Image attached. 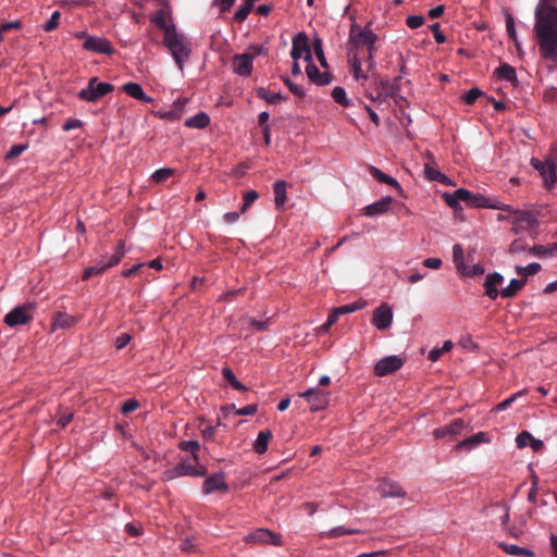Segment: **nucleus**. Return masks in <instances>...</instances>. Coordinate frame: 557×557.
<instances>
[{
    "label": "nucleus",
    "instance_id": "obj_57",
    "mask_svg": "<svg viewBox=\"0 0 557 557\" xmlns=\"http://www.w3.org/2000/svg\"><path fill=\"white\" fill-rule=\"evenodd\" d=\"M482 90L479 88H471L465 96L463 100L467 104H473L481 96Z\"/></svg>",
    "mask_w": 557,
    "mask_h": 557
},
{
    "label": "nucleus",
    "instance_id": "obj_56",
    "mask_svg": "<svg viewBox=\"0 0 557 557\" xmlns=\"http://www.w3.org/2000/svg\"><path fill=\"white\" fill-rule=\"evenodd\" d=\"M152 22L163 30L164 36H166V32H174L176 30L174 25H168L165 22V18L162 15L156 16Z\"/></svg>",
    "mask_w": 557,
    "mask_h": 557
},
{
    "label": "nucleus",
    "instance_id": "obj_7",
    "mask_svg": "<svg viewBox=\"0 0 557 557\" xmlns=\"http://www.w3.org/2000/svg\"><path fill=\"white\" fill-rule=\"evenodd\" d=\"M77 38H84L83 48L88 51H92L101 54H112L114 48L111 42L102 37L88 36L86 33H77Z\"/></svg>",
    "mask_w": 557,
    "mask_h": 557
},
{
    "label": "nucleus",
    "instance_id": "obj_50",
    "mask_svg": "<svg viewBox=\"0 0 557 557\" xmlns=\"http://www.w3.org/2000/svg\"><path fill=\"white\" fill-rule=\"evenodd\" d=\"M506 30L509 35V38L515 41L516 47L519 48V44L517 41V33L515 28V21L511 14H507L506 16Z\"/></svg>",
    "mask_w": 557,
    "mask_h": 557
},
{
    "label": "nucleus",
    "instance_id": "obj_9",
    "mask_svg": "<svg viewBox=\"0 0 557 557\" xmlns=\"http://www.w3.org/2000/svg\"><path fill=\"white\" fill-rule=\"evenodd\" d=\"M539 226L535 215L529 211H515L513 226L511 231L518 234L522 230L532 231Z\"/></svg>",
    "mask_w": 557,
    "mask_h": 557
},
{
    "label": "nucleus",
    "instance_id": "obj_49",
    "mask_svg": "<svg viewBox=\"0 0 557 557\" xmlns=\"http://www.w3.org/2000/svg\"><path fill=\"white\" fill-rule=\"evenodd\" d=\"M366 305H367L366 301L359 300V301H356L352 304H348V305L338 307V311L342 312V314H347V313H351V312H355L357 310L364 308Z\"/></svg>",
    "mask_w": 557,
    "mask_h": 557
},
{
    "label": "nucleus",
    "instance_id": "obj_5",
    "mask_svg": "<svg viewBox=\"0 0 557 557\" xmlns=\"http://www.w3.org/2000/svg\"><path fill=\"white\" fill-rule=\"evenodd\" d=\"M377 40L376 34L368 27H361L357 24L350 26L349 41L358 49L366 46L368 53L376 52L375 42Z\"/></svg>",
    "mask_w": 557,
    "mask_h": 557
},
{
    "label": "nucleus",
    "instance_id": "obj_23",
    "mask_svg": "<svg viewBox=\"0 0 557 557\" xmlns=\"http://www.w3.org/2000/svg\"><path fill=\"white\" fill-rule=\"evenodd\" d=\"M400 77H396L393 82H389L387 78H380L379 89L384 92L387 98H395L399 94Z\"/></svg>",
    "mask_w": 557,
    "mask_h": 557
},
{
    "label": "nucleus",
    "instance_id": "obj_16",
    "mask_svg": "<svg viewBox=\"0 0 557 557\" xmlns=\"http://www.w3.org/2000/svg\"><path fill=\"white\" fill-rule=\"evenodd\" d=\"M379 492L382 497H405L406 492L401 486L392 480L382 479L379 484Z\"/></svg>",
    "mask_w": 557,
    "mask_h": 557
},
{
    "label": "nucleus",
    "instance_id": "obj_44",
    "mask_svg": "<svg viewBox=\"0 0 557 557\" xmlns=\"http://www.w3.org/2000/svg\"><path fill=\"white\" fill-rule=\"evenodd\" d=\"M529 253L532 256L540 257V258H543L546 256H556L555 250H552V245H548V246L535 245L533 247H530Z\"/></svg>",
    "mask_w": 557,
    "mask_h": 557
},
{
    "label": "nucleus",
    "instance_id": "obj_63",
    "mask_svg": "<svg viewBox=\"0 0 557 557\" xmlns=\"http://www.w3.org/2000/svg\"><path fill=\"white\" fill-rule=\"evenodd\" d=\"M246 54L250 55L251 57V60L253 61V59L258 55H261V54H265L267 53V49L261 46V45H252L249 47L248 49V52H245Z\"/></svg>",
    "mask_w": 557,
    "mask_h": 557
},
{
    "label": "nucleus",
    "instance_id": "obj_40",
    "mask_svg": "<svg viewBox=\"0 0 557 557\" xmlns=\"http://www.w3.org/2000/svg\"><path fill=\"white\" fill-rule=\"evenodd\" d=\"M361 533L358 529H347L345 527H335L331 529L329 532L324 533V536L329 539H336L344 535H352Z\"/></svg>",
    "mask_w": 557,
    "mask_h": 557
},
{
    "label": "nucleus",
    "instance_id": "obj_39",
    "mask_svg": "<svg viewBox=\"0 0 557 557\" xmlns=\"http://www.w3.org/2000/svg\"><path fill=\"white\" fill-rule=\"evenodd\" d=\"M112 268V265H108V262H98L95 265H90L85 269L83 273V280H88L94 275H98L103 273L106 270Z\"/></svg>",
    "mask_w": 557,
    "mask_h": 557
},
{
    "label": "nucleus",
    "instance_id": "obj_24",
    "mask_svg": "<svg viewBox=\"0 0 557 557\" xmlns=\"http://www.w3.org/2000/svg\"><path fill=\"white\" fill-rule=\"evenodd\" d=\"M77 322V319L73 315H70L66 312H57L52 319V327L53 330L57 329H70L74 326Z\"/></svg>",
    "mask_w": 557,
    "mask_h": 557
},
{
    "label": "nucleus",
    "instance_id": "obj_59",
    "mask_svg": "<svg viewBox=\"0 0 557 557\" xmlns=\"http://www.w3.org/2000/svg\"><path fill=\"white\" fill-rule=\"evenodd\" d=\"M406 24L412 29L418 28L424 24V17L421 15H410L407 17Z\"/></svg>",
    "mask_w": 557,
    "mask_h": 557
},
{
    "label": "nucleus",
    "instance_id": "obj_1",
    "mask_svg": "<svg viewBox=\"0 0 557 557\" xmlns=\"http://www.w3.org/2000/svg\"><path fill=\"white\" fill-rule=\"evenodd\" d=\"M534 34L543 59L557 62V8L537 3L534 11Z\"/></svg>",
    "mask_w": 557,
    "mask_h": 557
},
{
    "label": "nucleus",
    "instance_id": "obj_32",
    "mask_svg": "<svg viewBox=\"0 0 557 557\" xmlns=\"http://www.w3.org/2000/svg\"><path fill=\"white\" fill-rule=\"evenodd\" d=\"M209 123H210L209 115L205 112H199L196 115L187 119L185 121V126L201 129V128L207 127L209 125Z\"/></svg>",
    "mask_w": 557,
    "mask_h": 557
},
{
    "label": "nucleus",
    "instance_id": "obj_37",
    "mask_svg": "<svg viewBox=\"0 0 557 557\" xmlns=\"http://www.w3.org/2000/svg\"><path fill=\"white\" fill-rule=\"evenodd\" d=\"M257 96L262 99V100H265L268 103H271V104H276L278 102H281L284 98L281 94L278 92H273L267 88H263V87H260L257 89Z\"/></svg>",
    "mask_w": 557,
    "mask_h": 557
},
{
    "label": "nucleus",
    "instance_id": "obj_36",
    "mask_svg": "<svg viewBox=\"0 0 557 557\" xmlns=\"http://www.w3.org/2000/svg\"><path fill=\"white\" fill-rule=\"evenodd\" d=\"M505 553L516 557H534V553L528 548H523L513 544H500Z\"/></svg>",
    "mask_w": 557,
    "mask_h": 557
},
{
    "label": "nucleus",
    "instance_id": "obj_43",
    "mask_svg": "<svg viewBox=\"0 0 557 557\" xmlns=\"http://www.w3.org/2000/svg\"><path fill=\"white\" fill-rule=\"evenodd\" d=\"M453 260H454V263H455L458 272H460L461 270H465L466 264L463 261V249H462L461 245H459V244H456L453 247Z\"/></svg>",
    "mask_w": 557,
    "mask_h": 557
},
{
    "label": "nucleus",
    "instance_id": "obj_31",
    "mask_svg": "<svg viewBox=\"0 0 557 557\" xmlns=\"http://www.w3.org/2000/svg\"><path fill=\"white\" fill-rule=\"evenodd\" d=\"M527 278H512L509 285L500 290V295L504 298H512L525 285Z\"/></svg>",
    "mask_w": 557,
    "mask_h": 557
},
{
    "label": "nucleus",
    "instance_id": "obj_13",
    "mask_svg": "<svg viewBox=\"0 0 557 557\" xmlns=\"http://www.w3.org/2000/svg\"><path fill=\"white\" fill-rule=\"evenodd\" d=\"M393 322V311L387 304H382L373 312L372 323L377 330H386Z\"/></svg>",
    "mask_w": 557,
    "mask_h": 557
},
{
    "label": "nucleus",
    "instance_id": "obj_41",
    "mask_svg": "<svg viewBox=\"0 0 557 557\" xmlns=\"http://www.w3.org/2000/svg\"><path fill=\"white\" fill-rule=\"evenodd\" d=\"M223 377L230 383V385L237 391H247V387L243 385L235 376L230 368L222 369Z\"/></svg>",
    "mask_w": 557,
    "mask_h": 557
},
{
    "label": "nucleus",
    "instance_id": "obj_8",
    "mask_svg": "<svg viewBox=\"0 0 557 557\" xmlns=\"http://www.w3.org/2000/svg\"><path fill=\"white\" fill-rule=\"evenodd\" d=\"M299 396L309 403L312 411L324 409L330 400L329 393H325L319 388H309L308 391L301 393Z\"/></svg>",
    "mask_w": 557,
    "mask_h": 557
},
{
    "label": "nucleus",
    "instance_id": "obj_48",
    "mask_svg": "<svg viewBox=\"0 0 557 557\" xmlns=\"http://www.w3.org/2000/svg\"><path fill=\"white\" fill-rule=\"evenodd\" d=\"M529 249L530 247L528 244L521 238L515 239L509 246L510 253H521L524 251L529 252Z\"/></svg>",
    "mask_w": 557,
    "mask_h": 557
},
{
    "label": "nucleus",
    "instance_id": "obj_58",
    "mask_svg": "<svg viewBox=\"0 0 557 557\" xmlns=\"http://www.w3.org/2000/svg\"><path fill=\"white\" fill-rule=\"evenodd\" d=\"M364 96L369 98L372 102H382L387 97H385L384 92L381 91L379 88L376 89L375 94L370 91L368 88L364 87Z\"/></svg>",
    "mask_w": 557,
    "mask_h": 557
},
{
    "label": "nucleus",
    "instance_id": "obj_4",
    "mask_svg": "<svg viewBox=\"0 0 557 557\" xmlns=\"http://www.w3.org/2000/svg\"><path fill=\"white\" fill-rule=\"evenodd\" d=\"M114 90V86L110 83L99 82L98 77H91L87 87L78 92V98L86 102H97L108 94Z\"/></svg>",
    "mask_w": 557,
    "mask_h": 557
},
{
    "label": "nucleus",
    "instance_id": "obj_60",
    "mask_svg": "<svg viewBox=\"0 0 557 557\" xmlns=\"http://www.w3.org/2000/svg\"><path fill=\"white\" fill-rule=\"evenodd\" d=\"M284 83L295 96H297L299 98L305 97L306 94H305L304 89L300 86H298L297 84L293 83L289 78H284Z\"/></svg>",
    "mask_w": 557,
    "mask_h": 557
},
{
    "label": "nucleus",
    "instance_id": "obj_15",
    "mask_svg": "<svg viewBox=\"0 0 557 557\" xmlns=\"http://www.w3.org/2000/svg\"><path fill=\"white\" fill-rule=\"evenodd\" d=\"M232 67L233 71L239 76H250L252 72L251 57L246 53L234 55L232 59Z\"/></svg>",
    "mask_w": 557,
    "mask_h": 557
},
{
    "label": "nucleus",
    "instance_id": "obj_19",
    "mask_svg": "<svg viewBox=\"0 0 557 557\" xmlns=\"http://www.w3.org/2000/svg\"><path fill=\"white\" fill-rule=\"evenodd\" d=\"M503 275L495 272L488 274L484 282L485 295L491 299H496L500 292H498L497 286L503 283Z\"/></svg>",
    "mask_w": 557,
    "mask_h": 557
},
{
    "label": "nucleus",
    "instance_id": "obj_45",
    "mask_svg": "<svg viewBox=\"0 0 557 557\" xmlns=\"http://www.w3.org/2000/svg\"><path fill=\"white\" fill-rule=\"evenodd\" d=\"M174 174V170L171 168H162L157 170L151 178L154 183H163Z\"/></svg>",
    "mask_w": 557,
    "mask_h": 557
},
{
    "label": "nucleus",
    "instance_id": "obj_29",
    "mask_svg": "<svg viewBox=\"0 0 557 557\" xmlns=\"http://www.w3.org/2000/svg\"><path fill=\"white\" fill-rule=\"evenodd\" d=\"M424 173L430 181L438 182L444 185H450L451 183L445 174H443L438 169L434 168L430 163H425Z\"/></svg>",
    "mask_w": 557,
    "mask_h": 557
},
{
    "label": "nucleus",
    "instance_id": "obj_61",
    "mask_svg": "<svg viewBox=\"0 0 557 557\" xmlns=\"http://www.w3.org/2000/svg\"><path fill=\"white\" fill-rule=\"evenodd\" d=\"M524 392L521 391V392H518L516 394H513L512 396L508 397L507 399L503 400L502 403H499L497 406H496V410L497 411H500V410H505L507 409L519 396L523 395Z\"/></svg>",
    "mask_w": 557,
    "mask_h": 557
},
{
    "label": "nucleus",
    "instance_id": "obj_64",
    "mask_svg": "<svg viewBox=\"0 0 557 557\" xmlns=\"http://www.w3.org/2000/svg\"><path fill=\"white\" fill-rule=\"evenodd\" d=\"M545 161L547 164L557 168V143L552 147Z\"/></svg>",
    "mask_w": 557,
    "mask_h": 557
},
{
    "label": "nucleus",
    "instance_id": "obj_51",
    "mask_svg": "<svg viewBox=\"0 0 557 557\" xmlns=\"http://www.w3.org/2000/svg\"><path fill=\"white\" fill-rule=\"evenodd\" d=\"M375 52H369L367 55V71L371 73V77L377 83L379 74L376 72V64L374 61Z\"/></svg>",
    "mask_w": 557,
    "mask_h": 557
},
{
    "label": "nucleus",
    "instance_id": "obj_46",
    "mask_svg": "<svg viewBox=\"0 0 557 557\" xmlns=\"http://www.w3.org/2000/svg\"><path fill=\"white\" fill-rule=\"evenodd\" d=\"M124 255H125L124 240H119L116 248H115V252L108 261V265H112V267L116 265L121 261V259L123 258Z\"/></svg>",
    "mask_w": 557,
    "mask_h": 557
},
{
    "label": "nucleus",
    "instance_id": "obj_62",
    "mask_svg": "<svg viewBox=\"0 0 557 557\" xmlns=\"http://www.w3.org/2000/svg\"><path fill=\"white\" fill-rule=\"evenodd\" d=\"M433 35H434V39L437 44H444L446 42V36L442 33V30L440 29V24L438 23H434L433 25L430 26Z\"/></svg>",
    "mask_w": 557,
    "mask_h": 557
},
{
    "label": "nucleus",
    "instance_id": "obj_28",
    "mask_svg": "<svg viewBox=\"0 0 557 557\" xmlns=\"http://www.w3.org/2000/svg\"><path fill=\"white\" fill-rule=\"evenodd\" d=\"M271 438L272 432L270 430L260 431L253 443L255 451L259 455L264 454L268 450V445Z\"/></svg>",
    "mask_w": 557,
    "mask_h": 557
},
{
    "label": "nucleus",
    "instance_id": "obj_18",
    "mask_svg": "<svg viewBox=\"0 0 557 557\" xmlns=\"http://www.w3.org/2000/svg\"><path fill=\"white\" fill-rule=\"evenodd\" d=\"M394 199L391 196L383 197L379 201L364 207L363 213L367 216L383 214L388 211Z\"/></svg>",
    "mask_w": 557,
    "mask_h": 557
},
{
    "label": "nucleus",
    "instance_id": "obj_38",
    "mask_svg": "<svg viewBox=\"0 0 557 557\" xmlns=\"http://www.w3.org/2000/svg\"><path fill=\"white\" fill-rule=\"evenodd\" d=\"M181 450L189 451L193 456V461L198 463L199 457L198 451L200 449V444L197 441H183L178 444Z\"/></svg>",
    "mask_w": 557,
    "mask_h": 557
},
{
    "label": "nucleus",
    "instance_id": "obj_27",
    "mask_svg": "<svg viewBox=\"0 0 557 557\" xmlns=\"http://www.w3.org/2000/svg\"><path fill=\"white\" fill-rule=\"evenodd\" d=\"M287 183L283 180L276 181L273 186L274 201L277 209H282L287 200L286 196Z\"/></svg>",
    "mask_w": 557,
    "mask_h": 557
},
{
    "label": "nucleus",
    "instance_id": "obj_17",
    "mask_svg": "<svg viewBox=\"0 0 557 557\" xmlns=\"http://www.w3.org/2000/svg\"><path fill=\"white\" fill-rule=\"evenodd\" d=\"M465 426L466 423L462 419H455L448 425L434 430V436L436 438H443L446 436L455 437L456 435H459L461 433Z\"/></svg>",
    "mask_w": 557,
    "mask_h": 557
},
{
    "label": "nucleus",
    "instance_id": "obj_22",
    "mask_svg": "<svg viewBox=\"0 0 557 557\" xmlns=\"http://www.w3.org/2000/svg\"><path fill=\"white\" fill-rule=\"evenodd\" d=\"M470 207L473 208H493V209H500L506 211H511L510 206H500L499 203L492 202L491 199L484 197L481 194H472V199L470 201Z\"/></svg>",
    "mask_w": 557,
    "mask_h": 557
},
{
    "label": "nucleus",
    "instance_id": "obj_11",
    "mask_svg": "<svg viewBox=\"0 0 557 557\" xmlns=\"http://www.w3.org/2000/svg\"><path fill=\"white\" fill-rule=\"evenodd\" d=\"M247 543L252 544H268L271 543L276 546L282 545V540L278 534L271 532L268 529H258L255 532L249 533L245 536Z\"/></svg>",
    "mask_w": 557,
    "mask_h": 557
},
{
    "label": "nucleus",
    "instance_id": "obj_26",
    "mask_svg": "<svg viewBox=\"0 0 557 557\" xmlns=\"http://www.w3.org/2000/svg\"><path fill=\"white\" fill-rule=\"evenodd\" d=\"M369 170V173L380 183H384V184H387L394 188H396L397 190L401 191V186L400 184L392 176H388L387 174L383 173L380 169L373 166V165H369L368 168Z\"/></svg>",
    "mask_w": 557,
    "mask_h": 557
},
{
    "label": "nucleus",
    "instance_id": "obj_6",
    "mask_svg": "<svg viewBox=\"0 0 557 557\" xmlns=\"http://www.w3.org/2000/svg\"><path fill=\"white\" fill-rule=\"evenodd\" d=\"M35 309L34 302L16 306L4 315L3 322L10 327L26 325L33 321Z\"/></svg>",
    "mask_w": 557,
    "mask_h": 557
},
{
    "label": "nucleus",
    "instance_id": "obj_54",
    "mask_svg": "<svg viewBox=\"0 0 557 557\" xmlns=\"http://www.w3.org/2000/svg\"><path fill=\"white\" fill-rule=\"evenodd\" d=\"M61 13L59 11H54L50 16L49 21L45 24L44 29L46 32H51L59 26Z\"/></svg>",
    "mask_w": 557,
    "mask_h": 557
},
{
    "label": "nucleus",
    "instance_id": "obj_33",
    "mask_svg": "<svg viewBox=\"0 0 557 557\" xmlns=\"http://www.w3.org/2000/svg\"><path fill=\"white\" fill-rule=\"evenodd\" d=\"M540 173L544 177L545 184L548 187H552L557 182V168L547 164L546 161H544V164L541 165Z\"/></svg>",
    "mask_w": 557,
    "mask_h": 557
},
{
    "label": "nucleus",
    "instance_id": "obj_12",
    "mask_svg": "<svg viewBox=\"0 0 557 557\" xmlns=\"http://www.w3.org/2000/svg\"><path fill=\"white\" fill-rule=\"evenodd\" d=\"M304 53H305V60L307 62L312 61L311 50L308 45V37L305 33H298L293 38V48H292L290 55L294 61H298L302 57Z\"/></svg>",
    "mask_w": 557,
    "mask_h": 557
},
{
    "label": "nucleus",
    "instance_id": "obj_3",
    "mask_svg": "<svg viewBox=\"0 0 557 557\" xmlns=\"http://www.w3.org/2000/svg\"><path fill=\"white\" fill-rule=\"evenodd\" d=\"M207 472V467L200 465L199 462L195 463L189 459H183L173 468L165 470L162 475L164 481H171L178 476L185 475L201 478L206 476Z\"/></svg>",
    "mask_w": 557,
    "mask_h": 557
},
{
    "label": "nucleus",
    "instance_id": "obj_25",
    "mask_svg": "<svg viewBox=\"0 0 557 557\" xmlns=\"http://www.w3.org/2000/svg\"><path fill=\"white\" fill-rule=\"evenodd\" d=\"M349 64L352 76L356 81H362L361 85L364 87V82L368 81L369 75L361 67V60L358 58L357 53L349 54Z\"/></svg>",
    "mask_w": 557,
    "mask_h": 557
},
{
    "label": "nucleus",
    "instance_id": "obj_2",
    "mask_svg": "<svg viewBox=\"0 0 557 557\" xmlns=\"http://www.w3.org/2000/svg\"><path fill=\"white\" fill-rule=\"evenodd\" d=\"M163 44L173 57L180 71L184 70V63L189 58L191 49L186 38L176 30L166 32Z\"/></svg>",
    "mask_w": 557,
    "mask_h": 557
},
{
    "label": "nucleus",
    "instance_id": "obj_21",
    "mask_svg": "<svg viewBox=\"0 0 557 557\" xmlns=\"http://www.w3.org/2000/svg\"><path fill=\"white\" fill-rule=\"evenodd\" d=\"M123 91L126 92L129 97L140 100L146 103H151L153 99L147 96L143 89V87L137 83H126L122 87Z\"/></svg>",
    "mask_w": 557,
    "mask_h": 557
},
{
    "label": "nucleus",
    "instance_id": "obj_30",
    "mask_svg": "<svg viewBox=\"0 0 557 557\" xmlns=\"http://www.w3.org/2000/svg\"><path fill=\"white\" fill-rule=\"evenodd\" d=\"M488 442V436L486 433L484 432H479L470 437H467L465 438L463 441H460L458 444H457V448H467V449H471L472 447L481 444V443H486Z\"/></svg>",
    "mask_w": 557,
    "mask_h": 557
},
{
    "label": "nucleus",
    "instance_id": "obj_20",
    "mask_svg": "<svg viewBox=\"0 0 557 557\" xmlns=\"http://www.w3.org/2000/svg\"><path fill=\"white\" fill-rule=\"evenodd\" d=\"M309 64L306 67V73L308 78L319 85L324 86L331 83V75L326 72L321 73L320 70L312 63V61H308Z\"/></svg>",
    "mask_w": 557,
    "mask_h": 557
},
{
    "label": "nucleus",
    "instance_id": "obj_35",
    "mask_svg": "<svg viewBox=\"0 0 557 557\" xmlns=\"http://www.w3.org/2000/svg\"><path fill=\"white\" fill-rule=\"evenodd\" d=\"M495 73L499 79L507 81L510 83L517 82V73L515 67L507 63H504L499 67H497Z\"/></svg>",
    "mask_w": 557,
    "mask_h": 557
},
{
    "label": "nucleus",
    "instance_id": "obj_52",
    "mask_svg": "<svg viewBox=\"0 0 557 557\" xmlns=\"http://www.w3.org/2000/svg\"><path fill=\"white\" fill-rule=\"evenodd\" d=\"M259 197V194L256 190H249L244 195V203L242 206L240 212L244 213L251 206L253 201H256Z\"/></svg>",
    "mask_w": 557,
    "mask_h": 557
},
{
    "label": "nucleus",
    "instance_id": "obj_47",
    "mask_svg": "<svg viewBox=\"0 0 557 557\" xmlns=\"http://www.w3.org/2000/svg\"><path fill=\"white\" fill-rule=\"evenodd\" d=\"M516 271L518 274H521V275H534L536 274L537 272L541 271V264L537 263V262H533V263H530L529 265L527 267H517L516 268Z\"/></svg>",
    "mask_w": 557,
    "mask_h": 557
},
{
    "label": "nucleus",
    "instance_id": "obj_55",
    "mask_svg": "<svg viewBox=\"0 0 557 557\" xmlns=\"http://www.w3.org/2000/svg\"><path fill=\"white\" fill-rule=\"evenodd\" d=\"M313 49H314V52L317 54V58H318L320 64L323 67H327L326 59L324 57L323 49H322V41H321V39H315L314 40Z\"/></svg>",
    "mask_w": 557,
    "mask_h": 557
},
{
    "label": "nucleus",
    "instance_id": "obj_14",
    "mask_svg": "<svg viewBox=\"0 0 557 557\" xmlns=\"http://www.w3.org/2000/svg\"><path fill=\"white\" fill-rule=\"evenodd\" d=\"M228 485L225 482L224 473L219 472L208 476L202 483V493L205 495L212 494L214 492H227Z\"/></svg>",
    "mask_w": 557,
    "mask_h": 557
},
{
    "label": "nucleus",
    "instance_id": "obj_53",
    "mask_svg": "<svg viewBox=\"0 0 557 557\" xmlns=\"http://www.w3.org/2000/svg\"><path fill=\"white\" fill-rule=\"evenodd\" d=\"M460 273L466 276H478L484 273V268L480 263H476L472 267L465 265V270H461Z\"/></svg>",
    "mask_w": 557,
    "mask_h": 557
},
{
    "label": "nucleus",
    "instance_id": "obj_42",
    "mask_svg": "<svg viewBox=\"0 0 557 557\" xmlns=\"http://www.w3.org/2000/svg\"><path fill=\"white\" fill-rule=\"evenodd\" d=\"M332 97L335 102H337L338 104H341L343 107L347 108V107L351 106L349 99L347 98L346 91L343 87L336 86L332 90Z\"/></svg>",
    "mask_w": 557,
    "mask_h": 557
},
{
    "label": "nucleus",
    "instance_id": "obj_34",
    "mask_svg": "<svg viewBox=\"0 0 557 557\" xmlns=\"http://www.w3.org/2000/svg\"><path fill=\"white\" fill-rule=\"evenodd\" d=\"M540 173L544 177L545 184L548 187H552L557 182V168L547 164L546 161H544V164L541 165Z\"/></svg>",
    "mask_w": 557,
    "mask_h": 557
},
{
    "label": "nucleus",
    "instance_id": "obj_10",
    "mask_svg": "<svg viewBox=\"0 0 557 557\" xmlns=\"http://www.w3.org/2000/svg\"><path fill=\"white\" fill-rule=\"evenodd\" d=\"M404 364V361L398 356H387L382 358L374 366V374L377 376H385L399 370Z\"/></svg>",
    "mask_w": 557,
    "mask_h": 557
}]
</instances>
